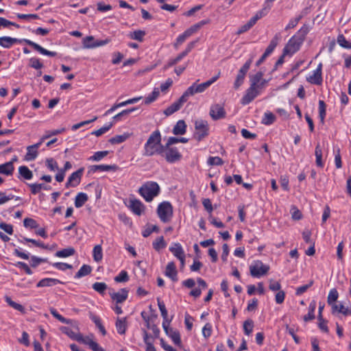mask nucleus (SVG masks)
Wrapping results in <instances>:
<instances>
[{
	"mask_svg": "<svg viewBox=\"0 0 351 351\" xmlns=\"http://www.w3.org/2000/svg\"><path fill=\"white\" fill-rule=\"evenodd\" d=\"M25 43L29 46L33 47L36 51H38L43 55L48 56L50 57H54L57 55V53L55 51H48L43 47H42L38 44L29 40V39H18L15 38H12L9 36H2L0 37V45L4 48L9 49L13 45L16 43Z\"/></svg>",
	"mask_w": 351,
	"mask_h": 351,
	"instance_id": "f257e3e1",
	"label": "nucleus"
},
{
	"mask_svg": "<svg viewBox=\"0 0 351 351\" xmlns=\"http://www.w3.org/2000/svg\"><path fill=\"white\" fill-rule=\"evenodd\" d=\"M308 31V27L306 25H304L298 30L297 34L292 36L288 41L283 49L284 55H292L297 52L303 43Z\"/></svg>",
	"mask_w": 351,
	"mask_h": 351,
	"instance_id": "f03ea898",
	"label": "nucleus"
},
{
	"mask_svg": "<svg viewBox=\"0 0 351 351\" xmlns=\"http://www.w3.org/2000/svg\"><path fill=\"white\" fill-rule=\"evenodd\" d=\"M161 140L160 133H152L145 144L143 155L152 156L155 154H162L164 151V145L161 144Z\"/></svg>",
	"mask_w": 351,
	"mask_h": 351,
	"instance_id": "7ed1b4c3",
	"label": "nucleus"
},
{
	"mask_svg": "<svg viewBox=\"0 0 351 351\" xmlns=\"http://www.w3.org/2000/svg\"><path fill=\"white\" fill-rule=\"evenodd\" d=\"M160 186L155 182H147L138 190L140 195L145 201L149 202L160 193Z\"/></svg>",
	"mask_w": 351,
	"mask_h": 351,
	"instance_id": "20e7f679",
	"label": "nucleus"
},
{
	"mask_svg": "<svg viewBox=\"0 0 351 351\" xmlns=\"http://www.w3.org/2000/svg\"><path fill=\"white\" fill-rule=\"evenodd\" d=\"M173 145V143H169V140L168 139L167 142L164 145L163 153L160 154V156L164 157L169 163H174L180 160L182 158V154Z\"/></svg>",
	"mask_w": 351,
	"mask_h": 351,
	"instance_id": "39448f33",
	"label": "nucleus"
},
{
	"mask_svg": "<svg viewBox=\"0 0 351 351\" xmlns=\"http://www.w3.org/2000/svg\"><path fill=\"white\" fill-rule=\"evenodd\" d=\"M158 217L163 223L169 222L173 217V206L169 202L160 203L157 208Z\"/></svg>",
	"mask_w": 351,
	"mask_h": 351,
	"instance_id": "423d86ee",
	"label": "nucleus"
},
{
	"mask_svg": "<svg viewBox=\"0 0 351 351\" xmlns=\"http://www.w3.org/2000/svg\"><path fill=\"white\" fill-rule=\"evenodd\" d=\"M269 266L261 261H254L250 266V274L252 277L260 278L268 272Z\"/></svg>",
	"mask_w": 351,
	"mask_h": 351,
	"instance_id": "0eeeda50",
	"label": "nucleus"
},
{
	"mask_svg": "<svg viewBox=\"0 0 351 351\" xmlns=\"http://www.w3.org/2000/svg\"><path fill=\"white\" fill-rule=\"evenodd\" d=\"M252 62V58H250L239 69L234 83V89H238L243 84L245 75L250 69Z\"/></svg>",
	"mask_w": 351,
	"mask_h": 351,
	"instance_id": "6e6552de",
	"label": "nucleus"
},
{
	"mask_svg": "<svg viewBox=\"0 0 351 351\" xmlns=\"http://www.w3.org/2000/svg\"><path fill=\"white\" fill-rule=\"evenodd\" d=\"M171 322L165 321V322H162V327L164 330L167 336H169L173 342L178 346H181V339L179 332L177 330H174L173 328L169 327Z\"/></svg>",
	"mask_w": 351,
	"mask_h": 351,
	"instance_id": "1a4fd4ad",
	"label": "nucleus"
},
{
	"mask_svg": "<svg viewBox=\"0 0 351 351\" xmlns=\"http://www.w3.org/2000/svg\"><path fill=\"white\" fill-rule=\"evenodd\" d=\"M220 76V72H219L215 76L213 77L210 80L197 84L196 83L193 84L190 87L193 91V94L203 93L206 88H208L211 84L216 82Z\"/></svg>",
	"mask_w": 351,
	"mask_h": 351,
	"instance_id": "9d476101",
	"label": "nucleus"
},
{
	"mask_svg": "<svg viewBox=\"0 0 351 351\" xmlns=\"http://www.w3.org/2000/svg\"><path fill=\"white\" fill-rule=\"evenodd\" d=\"M48 137L49 136L42 138L40 142L28 146L27 147V153L24 157V160L26 161H32L35 160L38 156V149L39 148L41 143L44 141V140Z\"/></svg>",
	"mask_w": 351,
	"mask_h": 351,
	"instance_id": "9b49d317",
	"label": "nucleus"
},
{
	"mask_svg": "<svg viewBox=\"0 0 351 351\" xmlns=\"http://www.w3.org/2000/svg\"><path fill=\"white\" fill-rule=\"evenodd\" d=\"M84 172V168H80L77 171L72 173L69 177L67 182H66L65 186L66 188L75 187L81 181Z\"/></svg>",
	"mask_w": 351,
	"mask_h": 351,
	"instance_id": "f8f14e48",
	"label": "nucleus"
},
{
	"mask_svg": "<svg viewBox=\"0 0 351 351\" xmlns=\"http://www.w3.org/2000/svg\"><path fill=\"white\" fill-rule=\"evenodd\" d=\"M260 90L258 88L250 86L246 90L245 94L241 99V104L243 105L249 104L252 102L259 94Z\"/></svg>",
	"mask_w": 351,
	"mask_h": 351,
	"instance_id": "ddd939ff",
	"label": "nucleus"
},
{
	"mask_svg": "<svg viewBox=\"0 0 351 351\" xmlns=\"http://www.w3.org/2000/svg\"><path fill=\"white\" fill-rule=\"evenodd\" d=\"M209 114L213 120H218L225 117L226 111L221 105L217 104L211 106Z\"/></svg>",
	"mask_w": 351,
	"mask_h": 351,
	"instance_id": "4468645a",
	"label": "nucleus"
},
{
	"mask_svg": "<svg viewBox=\"0 0 351 351\" xmlns=\"http://www.w3.org/2000/svg\"><path fill=\"white\" fill-rule=\"evenodd\" d=\"M322 64L319 63L317 68L314 71L313 74L307 77V81L311 84L321 85L322 83Z\"/></svg>",
	"mask_w": 351,
	"mask_h": 351,
	"instance_id": "2eb2a0df",
	"label": "nucleus"
},
{
	"mask_svg": "<svg viewBox=\"0 0 351 351\" xmlns=\"http://www.w3.org/2000/svg\"><path fill=\"white\" fill-rule=\"evenodd\" d=\"M129 204L130 208L135 215L140 216L143 213L145 210V206L140 200L131 199L129 201Z\"/></svg>",
	"mask_w": 351,
	"mask_h": 351,
	"instance_id": "dca6fc26",
	"label": "nucleus"
},
{
	"mask_svg": "<svg viewBox=\"0 0 351 351\" xmlns=\"http://www.w3.org/2000/svg\"><path fill=\"white\" fill-rule=\"evenodd\" d=\"M110 295L113 300H115L117 303L123 302L128 295V290L126 289H121L118 292H110Z\"/></svg>",
	"mask_w": 351,
	"mask_h": 351,
	"instance_id": "f3484780",
	"label": "nucleus"
},
{
	"mask_svg": "<svg viewBox=\"0 0 351 351\" xmlns=\"http://www.w3.org/2000/svg\"><path fill=\"white\" fill-rule=\"evenodd\" d=\"M119 169V167L116 165H92L89 167V172L95 173L96 171H115Z\"/></svg>",
	"mask_w": 351,
	"mask_h": 351,
	"instance_id": "a211bd4d",
	"label": "nucleus"
},
{
	"mask_svg": "<svg viewBox=\"0 0 351 351\" xmlns=\"http://www.w3.org/2000/svg\"><path fill=\"white\" fill-rule=\"evenodd\" d=\"M332 313H339L345 316L351 315V308L349 306H345L342 304H332Z\"/></svg>",
	"mask_w": 351,
	"mask_h": 351,
	"instance_id": "6ab92c4d",
	"label": "nucleus"
},
{
	"mask_svg": "<svg viewBox=\"0 0 351 351\" xmlns=\"http://www.w3.org/2000/svg\"><path fill=\"white\" fill-rule=\"evenodd\" d=\"M58 284H62L60 280L56 278H46L40 280L36 285L37 287H52Z\"/></svg>",
	"mask_w": 351,
	"mask_h": 351,
	"instance_id": "aec40b11",
	"label": "nucleus"
},
{
	"mask_svg": "<svg viewBox=\"0 0 351 351\" xmlns=\"http://www.w3.org/2000/svg\"><path fill=\"white\" fill-rule=\"evenodd\" d=\"M165 275L170 278L173 281H176L177 278V270L176 265L173 262H169L165 270Z\"/></svg>",
	"mask_w": 351,
	"mask_h": 351,
	"instance_id": "412c9836",
	"label": "nucleus"
},
{
	"mask_svg": "<svg viewBox=\"0 0 351 351\" xmlns=\"http://www.w3.org/2000/svg\"><path fill=\"white\" fill-rule=\"evenodd\" d=\"M96 119H97V117H95L93 119L82 121L80 123H78L74 124V125H73L71 126H69L67 128H62L60 130H54L53 132H65L66 130H78L80 128H82V127H83V126H84L86 125L90 124V123L93 122Z\"/></svg>",
	"mask_w": 351,
	"mask_h": 351,
	"instance_id": "4be33fe9",
	"label": "nucleus"
},
{
	"mask_svg": "<svg viewBox=\"0 0 351 351\" xmlns=\"http://www.w3.org/2000/svg\"><path fill=\"white\" fill-rule=\"evenodd\" d=\"M14 170L12 161L7 162L4 164L0 165V174L5 176L12 175Z\"/></svg>",
	"mask_w": 351,
	"mask_h": 351,
	"instance_id": "5701e85b",
	"label": "nucleus"
},
{
	"mask_svg": "<svg viewBox=\"0 0 351 351\" xmlns=\"http://www.w3.org/2000/svg\"><path fill=\"white\" fill-rule=\"evenodd\" d=\"M169 250L178 258H182V256L185 255L182 245L178 243H173L169 247Z\"/></svg>",
	"mask_w": 351,
	"mask_h": 351,
	"instance_id": "b1692460",
	"label": "nucleus"
},
{
	"mask_svg": "<svg viewBox=\"0 0 351 351\" xmlns=\"http://www.w3.org/2000/svg\"><path fill=\"white\" fill-rule=\"evenodd\" d=\"M28 186L31 189L32 193L34 195L38 193L42 189L48 191L51 189L50 186L45 185V184L34 183L29 184Z\"/></svg>",
	"mask_w": 351,
	"mask_h": 351,
	"instance_id": "393cba45",
	"label": "nucleus"
},
{
	"mask_svg": "<svg viewBox=\"0 0 351 351\" xmlns=\"http://www.w3.org/2000/svg\"><path fill=\"white\" fill-rule=\"evenodd\" d=\"M116 328L117 332L120 335H123L125 333V330L127 328L126 324V317L124 318H117L116 321Z\"/></svg>",
	"mask_w": 351,
	"mask_h": 351,
	"instance_id": "a878e982",
	"label": "nucleus"
},
{
	"mask_svg": "<svg viewBox=\"0 0 351 351\" xmlns=\"http://www.w3.org/2000/svg\"><path fill=\"white\" fill-rule=\"evenodd\" d=\"M88 195L84 193H79L75 199V206L76 208H81L88 201Z\"/></svg>",
	"mask_w": 351,
	"mask_h": 351,
	"instance_id": "bb28decb",
	"label": "nucleus"
},
{
	"mask_svg": "<svg viewBox=\"0 0 351 351\" xmlns=\"http://www.w3.org/2000/svg\"><path fill=\"white\" fill-rule=\"evenodd\" d=\"M194 126L196 130L202 132H207L209 130L207 121L201 119L194 121Z\"/></svg>",
	"mask_w": 351,
	"mask_h": 351,
	"instance_id": "cd10ccee",
	"label": "nucleus"
},
{
	"mask_svg": "<svg viewBox=\"0 0 351 351\" xmlns=\"http://www.w3.org/2000/svg\"><path fill=\"white\" fill-rule=\"evenodd\" d=\"M75 252V249L72 247H69L56 252V256L60 258H66L70 256H73Z\"/></svg>",
	"mask_w": 351,
	"mask_h": 351,
	"instance_id": "c85d7f7f",
	"label": "nucleus"
},
{
	"mask_svg": "<svg viewBox=\"0 0 351 351\" xmlns=\"http://www.w3.org/2000/svg\"><path fill=\"white\" fill-rule=\"evenodd\" d=\"M279 40V37L278 35H276L272 40L270 41L269 45L267 47L264 54L267 57L274 51V49L277 46Z\"/></svg>",
	"mask_w": 351,
	"mask_h": 351,
	"instance_id": "c756f323",
	"label": "nucleus"
},
{
	"mask_svg": "<svg viewBox=\"0 0 351 351\" xmlns=\"http://www.w3.org/2000/svg\"><path fill=\"white\" fill-rule=\"evenodd\" d=\"M95 38L93 36H88L83 38V47L85 49H93L96 47Z\"/></svg>",
	"mask_w": 351,
	"mask_h": 351,
	"instance_id": "7c9ffc66",
	"label": "nucleus"
},
{
	"mask_svg": "<svg viewBox=\"0 0 351 351\" xmlns=\"http://www.w3.org/2000/svg\"><path fill=\"white\" fill-rule=\"evenodd\" d=\"M146 33L143 30H136L134 32H130L128 34V36L133 40H138L139 42H143L144 36H145Z\"/></svg>",
	"mask_w": 351,
	"mask_h": 351,
	"instance_id": "2f4dec72",
	"label": "nucleus"
},
{
	"mask_svg": "<svg viewBox=\"0 0 351 351\" xmlns=\"http://www.w3.org/2000/svg\"><path fill=\"white\" fill-rule=\"evenodd\" d=\"M315 155L316 157L315 162L317 166L319 167H323L324 162L322 161V150L319 143L315 147Z\"/></svg>",
	"mask_w": 351,
	"mask_h": 351,
	"instance_id": "473e14b6",
	"label": "nucleus"
},
{
	"mask_svg": "<svg viewBox=\"0 0 351 351\" xmlns=\"http://www.w3.org/2000/svg\"><path fill=\"white\" fill-rule=\"evenodd\" d=\"M92 271V268L90 265H83L79 271L75 274V278H80L83 276L88 275Z\"/></svg>",
	"mask_w": 351,
	"mask_h": 351,
	"instance_id": "72a5a7b5",
	"label": "nucleus"
},
{
	"mask_svg": "<svg viewBox=\"0 0 351 351\" xmlns=\"http://www.w3.org/2000/svg\"><path fill=\"white\" fill-rule=\"evenodd\" d=\"M93 257L95 262H99L103 258L102 247L100 245H97L93 250Z\"/></svg>",
	"mask_w": 351,
	"mask_h": 351,
	"instance_id": "f704fd0d",
	"label": "nucleus"
},
{
	"mask_svg": "<svg viewBox=\"0 0 351 351\" xmlns=\"http://www.w3.org/2000/svg\"><path fill=\"white\" fill-rule=\"evenodd\" d=\"M19 173L25 180H30L33 177L32 171L26 166L19 167Z\"/></svg>",
	"mask_w": 351,
	"mask_h": 351,
	"instance_id": "c9c22d12",
	"label": "nucleus"
},
{
	"mask_svg": "<svg viewBox=\"0 0 351 351\" xmlns=\"http://www.w3.org/2000/svg\"><path fill=\"white\" fill-rule=\"evenodd\" d=\"M339 297L338 291L336 289H332L328 293L327 302L329 305L332 306V304H335V302L337 300Z\"/></svg>",
	"mask_w": 351,
	"mask_h": 351,
	"instance_id": "e433bc0d",
	"label": "nucleus"
},
{
	"mask_svg": "<svg viewBox=\"0 0 351 351\" xmlns=\"http://www.w3.org/2000/svg\"><path fill=\"white\" fill-rule=\"evenodd\" d=\"M138 110L137 108H132L130 109H127L121 111L118 113L115 116L113 117L114 121H117L121 120L123 118L128 117V116L133 111Z\"/></svg>",
	"mask_w": 351,
	"mask_h": 351,
	"instance_id": "4c0bfd02",
	"label": "nucleus"
},
{
	"mask_svg": "<svg viewBox=\"0 0 351 351\" xmlns=\"http://www.w3.org/2000/svg\"><path fill=\"white\" fill-rule=\"evenodd\" d=\"M60 330L63 333L66 334L71 339L77 341V339H78L80 333H77V332H74L72 329H71L70 328L66 327V326H62L60 328Z\"/></svg>",
	"mask_w": 351,
	"mask_h": 351,
	"instance_id": "58836bf2",
	"label": "nucleus"
},
{
	"mask_svg": "<svg viewBox=\"0 0 351 351\" xmlns=\"http://www.w3.org/2000/svg\"><path fill=\"white\" fill-rule=\"evenodd\" d=\"M77 341L88 345L90 349H93L94 345L97 343V342L94 341L90 337H83L81 334H80Z\"/></svg>",
	"mask_w": 351,
	"mask_h": 351,
	"instance_id": "ea45409f",
	"label": "nucleus"
},
{
	"mask_svg": "<svg viewBox=\"0 0 351 351\" xmlns=\"http://www.w3.org/2000/svg\"><path fill=\"white\" fill-rule=\"evenodd\" d=\"M158 306L159 308V310L161 313V315L163 318V322H165V321H170L171 322V319L168 318V314L167 311L166 309L165 305L162 301H161L160 299L158 298Z\"/></svg>",
	"mask_w": 351,
	"mask_h": 351,
	"instance_id": "a19ab883",
	"label": "nucleus"
},
{
	"mask_svg": "<svg viewBox=\"0 0 351 351\" xmlns=\"http://www.w3.org/2000/svg\"><path fill=\"white\" fill-rule=\"evenodd\" d=\"M12 199H15V200H21L20 197H16L12 194L7 195L5 193L0 192V205L3 204Z\"/></svg>",
	"mask_w": 351,
	"mask_h": 351,
	"instance_id": "79ce46f5",
	"label": "nucleus"
},
{
	"mask_svg": "<svg viewBox=\"0 0 351 351\" xmlns=\"http://www.w3.org/2000/svg\"><path fill=\"white\" fill-rule=\"evenodd\" d=\"M270 10V6L264 7L261 10L258 11L256 14L252 18L254 22L256 23L258 20L266 16Z\"/></svg>",
	"mask_w": 351,
	"mask_h": 351,
	"instance_id": "37998d69",
	"label": "nucleus"
},
{
	"mask_svg": "<svg viewBox=\"0 0 351 351\" xmlns=\"http://www.w3.org/2000/svg\"><path fill=\"white\" fill-rule=\"evenodd\" d=\"M270 10V6L264 7L261 10L258 11L256 14L252 18L254 22L256 23L258 20L266 16Z\"/></svg>",
	"mask_w": 351,
	"mask_h": 351,
	"instance_id": "c03bdc74",
	"label": "nucleus"
},
{
	"mask_svg": "<svg viewBox=\"0 0 351 351\" xmlns=\"http://www.w3.org/2000/svg\"><path fill=\"white\" fill-rule=\"evenodd\" d=\"M263 77V73L261 71L257 72L255 75L251 77L250 78V86L256 87L258 86L260 82L262 80V77Z\"/></svg>",
	"mask_w": 351,
	"mask_h": 351,
	"instance_id": "a18cd8bd",
	"label": "nucleus"
},
{
	"mask_svg": "<svg viewBox=\"0 0 351 351\" xmlns=\"http://www.w3.org/2000/svg\"><path fill=\"white\" fill-rule=\"evenodd\" d=\"M256 23L254 22V20L252 19L245 25L241 26L237 32V34L240 35L246 32H247L250 29H251Z\"/></svg>",
	"mask_w": 351,
	"mask_h": 351,
	"instance_id": "49530a36",
	"label": "nucleus"
},
{
	"mask_svg": "<svg viewBox=\"0 0 351 351\" xmlns=\"http://www.w3.org/2000/svg\"><path fill=\"white\" fill-rule=\"evenodd\" d=\"M253 328H254V322H253V320L249 319H247V320H245L244 322V323H243V330H244V333L246 335H250L252 332Z\"/></svg>",
	"mask_w": 351,
	"mask_h": 351,
	"instance_id": "de8ad7c7",
	"label": "nucleus"
},
{
	"mask_svg": "<svg viewBox=\"0 0 351 351\" xmlns=\"http://www.w3.org/2000/svg\"><path fill=\"white\" fill-rule=\"evenodd\" d=\"M153 247L156 250L159 251L161 249H163L166 247V243L165 242L163 237H158L154 242H153Z\"/></svg>",
	"mask_w": 351,
	"mask_h": 351,
	"instance_id": "09e8293b",
	"label": "nucleus"
},
{
	"mask_svg": "<svg viewBox=\"0 0 351 351\" xmlns=\"http://www.w3.org/2000/svg\"><path fill=\"white\" fill-rule=\"evenodd\" d=\"M160 91L158 88H155L153 90V92L149 95L147 97H145V104H149L152 102L154 101L157 97L159 96Z\"/></svg>",
	"mask_w": 351,
	"mask_h": 351,
	"instance_id": "8fccbe9b",
	"label": "nucleus"
},
{
	"mask_svg": "<svg viewBox=\"0 0 351 351\" xmlns=\"http://www.w3.org/2000/svg\"><path fill=\"white\" fill-rule=\"evenodd\" d=\"M193 91L191 90L190 87H189L186 89V90L183 93V95L176 101L182 107V106L187 101L189 97L193 96Z\"/></svg>",
	"mask_w": 351,
	"mask_h": 351,
	"instance_id": "3c124183",
	"label": "nucleus"
},
{
	"mask_svg": "<svg viewBox=\"0 0 351 351\" xmlns=\"http://www.w3.org/2000/svg\"><path fill=\"white\" fill-rule=\"evenodd\" d=\"M181 106L178 104L177 101L173 103L171 106H169L167 108H166L164 111V113L167 116L171 115L178 110H180Z\"/></svg>",
	"mask_w": 351,
	"mask_h": 351,
	"instance_id": "603ef678",
	"label": "nucleus"
},
{
	"mask_svg": "<svg viewBox=\"0 0 351 351\" xmlns=\"http://www.w3.org/2000/svg\"><path fill=\"white\" fill-rule=\"evenodd\" d=\"M326 106L324 101H319V117L322 123H324V120L326 117Z\"/></svg>",
	"mask_w": 351,
	"mask_h": 351,
	"instance_id": "864d4df0",
	"label": "nucleus"
},
{
	"mask_svg": "<svg viewBox=\"0 0 351 351\" xmlns=\"http://www.w3.org/2000/svg\"><path fill=\"white\" fill-rule=\"evenodd\" d=\"M275 119V115L270 112H267L265 113L264 117L262 119V123L265 125H270L274 122Z\"/></svg>",
	"mask_w": 351,
	"mask_h": 351,
	"instance_id": "5fc2aeb1",
	"label": "nucleus"
},
{
	"mask_svg": "<svg viewBox=\"0 0 351 351\" xmlns=\"http://www.w3.org/2000/svg\"><path fill=\"white\" fill-rule=\"evenodd\" d=\"M338 44L346 49H351V42L348 41L343 34H340L337 37Z\"/></svg>",
	"mask_w": 351,
	"mask_h": 351,
	"instance_id": "6e6d98bb",
	"label": "nucleus"
},
{
	"mask_svg": "<svg viewBox=\"0 0 351 351\" xmlns=\"http://www.w3.org/2000/svg\"><path fill=\"white\" fill-rule=\"evenodd\" d=\"M107 287L105 282H95L93 285V289L100 294H104Z\"/></svg>",
	"mask_w": 351,
	"mask_h": 351,
	"instance_id": "4d7b16f0",
	"label": "nucleus"
},
{
	"mask_svg": "<svg viewBox=\"0 0 351 351\" xmlns=\"http://www.w3.org/2000/svg\"><path fill=\"white\" fill-rule=\"evenodd\" d=\"M334 152H335V166L337 169H340L342 167V162H341V157L339 147H335Z\"/></svg>",
	"mask_w": 351,
	"mask_h": 351,
	"instance_id": "13d9d810",
	"label": "nucleus"
},
{
	"mask_svg": "<svg viewBox=\"0 0 351 351\" xmlns=\"http://www.w3.org/2000/svg\"><path fill=\"white\" fill-rule=\"evenodd\" d=\"M23 225L25 228L30 229H34L38 227L37 221L32 218H25L23 221Z\"/></svg>",
	"mask_w": 351,
	"mask_h": 351,
	"instance_id": "bf43d9fd",
	"label": "nucleus"
},
{
	"mask_svg": "<svg viewBox=\"0 0 351 351\" xmlns=\"http://www.w3.org/2000/svg\"><path fill=\"white\" fill-rule=\"evenodd\" d=\"M129 137V135L127 134H123L122 135H117L113 138H111L109 140V142L112 144H119L123 141H125Z\"/></svg>",
	"mask_w": 351,
	"mask_h": 351,
	"instance_id": "052dcab7",
	"label": "nucleus"
},
{
	"mask_svg": "<svg viewBox=\"0 0 351 351\" xmlns=\"http://www.w3.org/2000/svg\"><path fill=\"white\" fill-rule=\"evenodd\" d=\"M50 313L54 317H56L57 319H58L60 322H62L63 324H69L70 323V320L66 319L63 316H62L60 314H59L55 308H51Z\"/></svg>",
	"mask_w": 351,
	"mask_h": 351,
	"instance_id": "680f3d73",
	"label": "nucleus"
},
{
	"mask_svg": "<svg viewBox=\"0 0 351 351\" xmlns=\"http://www.w3.org/2000/svg\"><path fill=\"white\" fill-rule=\"evenodd\" d=\"M129 276L126 271H121L118 276L114 278V280L117 282H125L128 281Z\"/></svg>",
	"mask_w": 351,
	"mask_h": 351,
	"instance_id": "e2e57ef3",
	"label": "nucleus"
},
{
	"mask_svg": "<svg viewBox=\"0 0 351 351\" xmlns=\"http://www.w3.org/2000/svg\"><path fill=\"white\" fill-rule=\"evenodd\" d=\"M207 163L208 165H222L223 164V160L218 156H210L208 158Z\"/></svg>",
	"mask_w": 351,
	"mask_h": 351,
	"instance_id": "0e129e2a",
	"label": "nucleus"
},
{
	"mask_svg": "<svg viewBox=\"0 0 351 351\" xmlns=\"http://www.w3.org/2000/svg\"><path fill=\"white\" fill-rule=\"evenodd\" d=\"M108 151L97 152L90 158V160L93 161H99L103 158L106 157L108 154Z\"/></svg>",
	"mask_w": 351,
	"mask_h": 351,
	"instance_id": "69168bd1",
	"label": "nucleus"
},
{
	"mask_svg": "<svg viewBox=\"0 0 351 351\" xmlns=\"http://www.w3.org/2000/svg\"><path fill=\"white\" fill-rule=\"evenodd\" d=\"M29 66L35 69H40L43 67V64L39 59L36 58H32L29 59Z\"/></svg>",
	"mask_w": 351,
	"mask_h": 351,
	"instance_id": "338daca9",
	"label": "nucleus"
},
{
	"mask_svg": "<svg viewBox=\"0 0 351 351\" xmlns=\"http://www.w3.org/2000/svg\"><path fill=\"white\" fill-rule=\"evenodd\" d=\"M189 37L190 36L184 32L177 38L176 43L173 44L174 47L177 49L178 46L182 45Z\"/></svg>",
	"mask_w": 351,
	"mask_h": 351,
	"instance_id": "774afa93",
	"label": "nucleus"
}]
</instances>
